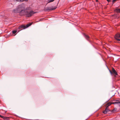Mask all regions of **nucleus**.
<instances>
[{
	"label": "nucleus",
	"mask_w": 120,
	"mask_h": 120,
	"mask_svg": "<svg viewBox=\"0 0 120 120\" xmlns=\"http://www.w3.org/2000/svg\"><path fill=\"white\" fill-rule=\"evenodd\" d=\"M25 5L24 4H22L19 5L17 7L16 9L13 10L14 13H19L20 15H25L27 17H30L36 12H34L32 11H29L30 9V8L28 7L25 9Z\"/></svg>",
	"instance_id": "1"
},
{
	"label": "nucleus",
	"mask_w": 120,
	"mask_h": 120,
	"mask_svg": "<svg viewBox=\"0 0 120 120\" xmlns=\"http://www.w3.org/2000/svg\"><path fill=\"white\" fill-rule=\"evenodd\" d=\"M32 24V22H31V23L28 24L26 26L22 25L19 26V28L17 29H19V30L20 31V29L22 28H23L24 29H25V28L31 26Z\"/></svg>",
	"instance_id": "2"
},
{
	"label": "nucleus",
	"mask_w": 120,
	"mask_h": 120,
	"mask_svg": "<svg viewBox=\"0 0 120 120\" xmlns=\"http://www.w3.org/2000/svg\"><path fill=\"white\" fill-rule=\"evenodd\" d=\"M56 8V6H52L46 7L45 9L46 11H51L55 10Z\"/></svg>",
	"instance_id": "3"
},
{
	"label": "nucleus",
	"mask_w": 120,
	"mask_h": 120,
	"mask_svg": "<svg viewBox=\"0 0 120 120\" xmlns=\"http://www.w3.org/2000/svg\"><path fill=\"white\" fill-rule=\"evenodd\" d=\"M112 104H120V101H117L115 102L109 103L108 104V106H110Z\"/></svg>",
	"instance_id": "4"
},
{
	"label": "nucleus",
	"mask_w": 120,
	"mask_h": 120,
	"mask_svg": "<svg viewBox=\"0 0 120 120\" xmlns=\"http://www.w3.org/2000/svg\"><path fill=\"white\" fill-rule=\"evenodd\" d=\"M109 111L108 109V107H106L105 110L103 111V113L104 114H106L107 112H108Z\"/></svg>",
	"instance_id": "5"
},
{
	"label": "nucleus",
	"mask_w": 120,
	"mask_h": 120,
	"mask_svg": "<svg viewBox=\"0 0 120 120\" xmlns=\"http://www.w3.org/2000/svg\"><path fill=\"white\" fill-rule=\"evenodd\" d=\"M112 72L113 74H114L115 75H117V72L113 68H112Z\"/></svg>",
	"instance_id": "6"
},
{
	"label": "nucleus",
	"mask_w": 120,
	"mask_h": 120,
	"mask_svg": "<svg viewBox=\"0 0 120 120\" xmlns=\"http://www.w3.org/2000/svg\"><path fill=\"white\" fill-rule=\"evenodd\" d=\"M83 35L84 37H85L86 39L90 41L89 40V39L90 38L89 37L88 35L85 34H84Z\"/></svg>",
	"instance_id": "7"
},
{
	"label": "nucleus",
	"mask_w": 120,
	"mask_h": 120,
	"mask_svg": "<svg viewBox=\"0 0 120 120\" xmlns=\"http://www.w3.org/2000/svg\"><path fill=\"white\" fill-rule=\"evenodd\" d=\"M114 38H120V33H117L116 34Z\"/></svg>",
	"instance_id": "8"
},
{
	"label": "nucleus",
	"mask_w": 120,
	"mask_h": 120,
	"mask_svg": "<svg viewBox=\"0 0 120 120\" xmlns=\"http://www.w3.org/2000/svg\"><path fill=\"white\" fill-rule=\"evenodd\" d=\"M19 29H17L16 30L12 31V33L13 34H15L17 32H19Z\"/></svg>",
	"instance_id": "9"
},
{
	"label": "nucleus",
	"mask_w": 120,
	"mask_h": 120,
	"mask_svg": "<svg viewBox=\"0 0 120 120\" xmlns=\"http://www.w3.org/2000/svg\"><path fill=\"white\" fill-rule=\"evenodd\" d=\"M116 11L117 12L119 13L120 12V9H116Z\"/></svg>",
	"instance_id": "10"
},
{
	"label": "nucleus",
	"mask_w": 120,
	"mask_h": 120,
	"mask_svg": "<svg viewBox=\"0 0 120 120\" xmlns=\"http://www.w3.org/2000/svg\"><path fill=\"white\" fill-rule=\"evenodd\" d=\"M54 0H48V3H49L53 1Z\"/></svg>",
	"instance_id": "11"
},
{
	"label": "nucleus",
	"mask_w": 120,
	"mask_h": 120,
	"mask_svg": "<svg viewBox=\"0 0 120 120\" xmlns=\"http://www.w3.org/2000/svg\"><path fill=\"white\" fill-rule=\"evenodd\" d=\"M115 38L116 40L118 41H120V39H118V38Z\"/></svg>",
	"instance_id": "12"
},
{
	"label": "nucleus",
	"mask_w": 120,
	"mask_h": 120,
	"mask_svg": "<svg viewBox=\"0 0 120 120\" xmlns=\"http://www.w3.org/2000/svg\"><path fill=\"white\" fill-rule=\"evenodd\" d=\"M109 71L111 74L112 75V72L110 70H109Z\"/></svg>",
	"instance_id": "13"
},
{
	"label": "nucleus",
	"mask_w": 120,
	"mask_h": 120,
	"mask_svg": "<svg viewBox=\"0 0 120 120\" xmlns=\"http://www.w3.org/2000/svg\"><path fill=\"white\" fill-rule=\"evenodd\" d=\"M20 1L23 2L24 1V0H20Z\"/></svg>",
	"instance_id": "14"
},
{
	"label": "nucleus",
	"mask_w": 120,
	"mask_h": 120,
	"mask_svg": "<svg viewBox=\"0 0 120 120\" xmlns=\"http://www.w3.org/2000/svg\"><path fill=\"white\" fill-rule=\"evenodd\" d=\"M116 0H113V2H114Z\"/></svg>",
	"instance_id": "15"
},
{
	"label": "nucleus",
	"mask_w": 120,
	"mask_h": 120,
	"mask_svg": "<svg viewBox=\"0 0 120 120\" xmlns=\"http://www.w3.org/2000/svg\"><path fill=\"white\" fill-rule=\"evenodd\" d=\"M107 0L108 2H110V0Z\"/></svg>",
	"instance_id": "16"
},
{
	"label": "nucleus",
	"mask_w": 120,
	"mask_h": 120,
	"mask_svg": "<svg viewBox=\"0 0 120 120\" xmlns=\"http://www.w3.org/2000/svg\"><path fill=\"white\" fill-rule=\"evenodd\" d=\"M17 1H20V0H16Z\"/></svg>",
	"instance_id": "17"
},
{
	"label": "nucleus",
	"mask_w": 120,
	"mask_h": 120,
	"mask_svg": "<svg viewBox=\"0 0 120 120\" xmlns=\"http://www.w3.org/2000/svg\"><path fill=\"white\" fill-rule=\"evenodd\" d=\"M28 0H24V1H27Z\"/></svg>",
	"instance_id": "18"
}]
</instances>
